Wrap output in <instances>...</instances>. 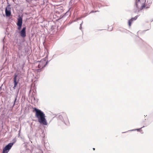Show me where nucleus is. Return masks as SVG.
Here are the masks:
<instances>
[{
  "label": "nucleus",
  "instance_id": "nucleus-1",
  "mask_svg": "<svg viewBox=\"0 0 153 153\" xmlns=\"http://www.w3.org/2000/svg\"><path fill=\"white\" fill-rule=\"evenodd\" d=\"M146 0H135L134 6V12L137 13L142 10L144 8H149L151 4H146Z\"/></svg>",
  "mask_w": 153,
  "mask_h": 153
},
{
  "label": "nucleus",
  "instance_id": "nucleus-2",
  "mask_svg": "<svg viewBox=\"0 0 153 153\" xmlns=\"http://www.w3.org/2000/svg\"><path fill=\"white\" fill-rule=\"evenodd\" d=\"M33 111H35V116L37 118L38 121L42 124H47V121L45 118V114L40 110L36 108H33Z\"/></svg>",
  "mask_w": 153,
  "mask_h": 153
},
{
  "label": "nucleus",
  "instance_id": "nucleus-3",
  "mask_svg": "<svg viewBox=\"0 0 153 153\" xmlns=\"http://www.w3.org/2000/svg\"><path fill=\"white\" fill-rule=\"evenodd\" d=\"M14 142L9 143L3 149L2 153H7L13 146Z\"/></svg>",
  "mask_w": 153,
  "mask_h": 153
},
{
  "label": "nucleus",
  "instance_id": "nucleus-4",
  "mask_svg": "<svg viewBox=\"0 0 153 153\" xmlns=\"http://www.w3.org/2000/svg\"><path fill=\"white\" fill-rule=\"evenodd\" d=\"M17 22L16 23L18 26V29L20 30L22 27V19L21 17H19L18 18Z\"/></svg>",
  "mask_w": 153,
  "mask_h": 153
},
{
  "label": "nucleus",
  "instance_id": "nucleus-5",
  "mask_svg": "<svg viewBox=\"0 0 153 153\" xmlns=\"http://www.w3.org/2000/svg\"><path fill=\"white\" fill-rule=\"evenodd\" d=\"M47 62L45 59H42L39 62L38 65V68H42L45 67L46 65Z\"/></svg>",
  "mask_w": 153,
  "mask_h": 153
},
{
  "label": "nucleus",
  "instance_id": "nucleus-6",
  "mask_svg": "<svg viewBox=\"0 0 153 153\" xmlns=\"http://www.w3.org/2000/svg\"><path fill=\"white\" fill-rule=\"evenodd\" d=\"M10 5H8L5 9V12L6 15L7 16H9L11 15V12L10 11Z\"/></svg>",
  "mask_w": 153,
  "mask_h": 153
},
{
  "label": "nucleus",
  "instance_id": "nucleus-7",
  "mask_svg": "<svg viewBox=\"0 0 153 153\" xmlns=\"http://www.w3.org/2000/svg\"><path fill=\"white\" fill-rule=\"evenodd\" d=\"M26 27H24L20 32V36L23 38H24L26 36Z\"/></svg>",
  "mask_w": 153,
  "mask_h": 153
},
{
  "label": "nucleus",
  "instance_id": "nucleus-8",
  "mask_svg": "<svg viewBox=\"0 0 153 153\" xmlns=\"http://www.w3.org/2000/svg\"><path fill=\"white\" fill-rule=\"evenodd\" d=\"M137 19V16H136L134 18H131L130 20L128 21V25L129 27H131V23L134 20H136Z\"/></svg>",
  "mask_w": 153,
  "mask_h": 153
},
{
  "label": "nucleus",
  "instance_id": "nucleus-9",
  "mask_svg": "<svg viewBox=\"0 0 153 153\" xmlns=\"http://www.w3.org/2000/svg\"><path fill=\"white\" fill-rule=\"evenodd\" d=\"M17 76V75L16 74H15L14 75V88H15L18 82V81H17L16 80V78Z\"/></svg>",
  "mask_w": 153,
  "mask_h": 153
},
{
  "label": "nucleus",
  "instance_id": "nucleus-10",
  "mask_svg": "<svg viewBox=\"0 0 153 153\" xmlns=\"http://www.w3.org/2000/svg\"><path fill=\"white\" fill-rule=\"evenodd\" d=\"M144 127V126H143V127H141L140 128H138V129H134V130H131V131H135V130H137L138 131H140V129L142 128H143Z\"/></svg>",
  "mask_w": 153,
  "mask_h": 153
},
{
  "label": "nucleus",
  "instance_id": "nucleus-11",
  "mask_svg": "<svg viewBox=\"0 0 153 153\" xmlns=\"http://www.w3.org/2000/svg\"><path fill=\"white\" fill-rule=\"evenodd\" d=\"M41 71V70L40 69H39L37 70V71Z\"/></svg>",
  "mask_w": 153,
  "mask_h": 153
},
{
  "label": "nucleus",
  "instance_id": "nucleus-12",
  "mask_svg": "<svg viewBox=\"0 0 153 153\" xmlns=\"http://www.w3.org/2000/svg\"><path fill=\"white\" fill-rule=\"evenodd\" d=\"M93 149L94 150H95V148H93Z\"/></svg>",
  "mask_w": 153,
  "mask_h": 153
},
{
  "label": "nucleus",
  "instance_id": "nucleus-13",
  "mask_svg": "<svg viewBox=\"0 0 153 153\" xmlns=\"http://www.w3.org/2000/svg\"><path fill=\"white\" fill-rule=\"evenodd\" d=\"M16 100V99H15V102Z\"/></svg>",
  "mask_w": 153,
  "mask_h": 153
}]
</instances>
